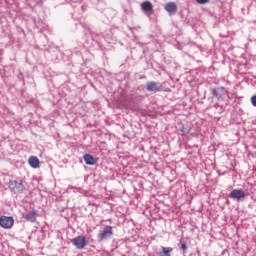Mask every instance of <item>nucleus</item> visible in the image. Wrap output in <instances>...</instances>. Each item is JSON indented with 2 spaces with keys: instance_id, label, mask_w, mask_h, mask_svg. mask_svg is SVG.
Segmentation results:
<instances>
[{
  "instance_id": "4",
  "label": "nucleus",
  "mask_w": 256,
  "mask_h": 256,
  "mask_svg": "<svg viewBox=\"0 0 256 256\" xmlns=\"http://www.w3.org/2000/svg\"><path fill=\"white\" fill-rule=\"evenodd\" d=\"M231 199H235L236 201H241V199H244L245 197V191L239 190V189H234L230 193Z\"/></svg>"
},
{
  "instance_id": "1",
  "label": "nucleus",
  "mask_w": 256,
  "mask_h": 256,
  "mask_svg": "<svg viewBox=\"0 0 256 256\" xmlns=\"http://www.w3.org/2000/svg\"><path fill=\"white\" fill-rule=\"evenodd\" d=\"M72 243L76 249L83 250L89 245V242L87 241V238L85 236L80 235L76 236L73 240Z\"/></svg>"
},
{
  "instance_id": "14",
  "label": "nucleus",
  "mask_w": 256,
  "mask_h": 256,
  "mask_svg": "<svg viewBox=\"0 0 256 256\" xmlns=\"http://www.w3.org/2000/svg\"><path fill=\"white\" fill-rule=\"evenodd\" d=\"M251 103H252L253 107H256V95L251 97Z\"/></svg>"
},
{
  "instance_id": "6",
  "label": "nucleus",
  "mask_w": 256,
  "mask_h": 256,
  "mask_svg": "<svg viewBox=\"0 0 256 256\" xmlns=\"http://www.w3.org/2000/svg\"><path fill=\"white\" fill-rule=\"evenodd\" d=\"M146 89H147V91L157 93V92L161 91V86H159V83H157L155 81H150L146 84Z\"/></svg>"
},
{
  "instance_id": "2",
  "label": "nucleus",
  "mask_w": 256,
  "mask_h": 256,
  "mask_svg": "<svg viewBox=\"0 0 256 256\" xmlns=\"http://www.w3.org/2000/svg\"><path fill=\"white\" fill-rule=\"evenodd\" d=\"M15 225V219L11 216H1L0 217V227L2 229H11Z\"/></svg>"
},
{
  "instance_id": "13",
  "label": "nucleus",
  "mask_w": 256,
  "mask_h": 256,
  "mask_svg": "<svg viewBox=\"0 0 256 256\" xmlns=\"http://www.w3.org/2000/svg\"><path fill=\"white\" fill-rule=\"evenodd\" d=\"M196 2H197L199 5H205V4L209 3V0H196Z\"/></svg>"
},
{
  "instance_id": "8",
  "label": "nucleus",
  "mask_w": 256,
  "mask_h": 256,
  "mask_svg": "<svg viewBox=\"0 0 256 256\" xmlns=\"http://www.w3.org/2000/svg\"><path fill=\"white\" fill-rule=\"evenodd\" d=\"M141 10L144 13H153V4L149 1H145L141 4Z\"/></svg>"
},
{
  "instance_id": "15",
  "label": "nucleus",
  "mask_w": 256,
  "mask_h": 256,
  "mask_svg": "<svg viewBox=\"0 0 256 256\" xmlns=\"http://www.w3.org/2000/svg\"><path fill=\"white\" fill-rule=\"evenodd\" d=\"M180 249L185 253V251H187V244H182Z\"/></svg>"
},
{
  "instance_id": "10",
  "label": "nucleus",
  "mask_w": 256,
  "mask_h": 256,
  "mask_svg": "<svg viewBox=\"0 0 256 256\" xmlns=\"http://www.w3.org/2000/svg\"><path fill=\"white\" fill-rule=\"evenodd\" d=\"M84 161L86 165H95L97 163V159L93 157L91 154H85Z\"/></svg>"
},
{
  "instance_id": "7",
  "label": "nucleus",
  "mask_w": 256,
  "mask_h": 256,
  "mask_svg": "<svg viewBox=\"0 0 256 256\" xmlns=\"http://www.w3.org/2000/svg\"><path fill=\"white\" fill-rule=\"evenodd\" d=\"M28 165H30L32 169H39L41 161H39V158H37L36 156H30L28 159Z\"/></svg>"
},
{
  "instance_id": "3",
  "label": "nucleus",
  "mask_w": 256,
  "mask_h": 256,
  "mask_svg": "<svg viewBox=\"0 0 256 256\" xmlns=\"http://www.w3.org/2000/svg\"><path fill=\"white\" fill-rule=\"evenodd\" d=\"M9 187L13 191H18L19 193H21L25 190V186L23 185V182H19L17 180H10Z\"/></svg>"
},
{
  "instance_id": "5",
  "label": "nucleus",
  "mask_w": 256,
  "mask_h": 256,
  "mask_svg": "<svg viewBox=\"0 0 256 256\" xmlns=\"http://www.w3.org/2000/svg\"><path fill=\"white\" fill-rule=\"evenodd\" d=\"M113 235V227L105 226L100 232V239H109Z\"/></svg>"
},
{
  "instance_id": "12",
  "label": "nucleus",
  "mask_w": 256,
  "mask_h": 256,
  "mask_svg": "<svg viewBox=\"0 0 256 256\" xmlns=\"http://www.w3.org/2000/svg\"><path fill=\"white\" fill-rule=\"evenodd\" d=\"M171 251H173V248H165L162 247V252H160V256H171Z\"/></svg>"
},
{
  "instance_id": "9",
  "label": "nucleus",
  "mask_w": 256,
  "mask_h": 256,
  "mask_svg": "<svg viewBox=\"0 0 256 256\" xmlns=\"http://www.w3.org/2000/svg\"><path fill=\"white\" fill-rule=\"evenodd\" d=\"M165 11L167 13H177V4L175 2H169L165 5Z\"/></svg>"
},
{
  "instance_id": "11",
  "label": "nucleus",
  "mask_w": 256,
  "mask_h": 256,
  "mask_svg": "<svg viewBox=\"0 0 256 256\" xmlns=\"http://www.w3.org/2000/svg\"><path fill=\"white\" fill-rule=\"evenodd\" d=\"M26 221H29L30 223H35V221H37V212L32 211L30 213H28L25 216Z\"/></svg>"
}]
</instances>
